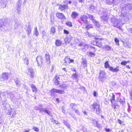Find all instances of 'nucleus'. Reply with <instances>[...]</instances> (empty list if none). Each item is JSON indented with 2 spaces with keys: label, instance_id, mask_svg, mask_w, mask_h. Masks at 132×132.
Returning <instances> with one entry per match:
<instances>
[{
  "label": "nucleus",
  "instance_id": "1",
  "mask_svg": "<svg viewBox=\"0 0 132 132\" xmlns=\"http://www.w3.org/2000/svg\"><path fill=\"white\" fill-rule=\"evenodd\" d=\"M108 63V61H106L105 63L104 66L106 68H109V70L110 71L114 72H117L119 71L120 67L119 66H117L116 67L114 68L112 67H110V65Z\"/></svg>",
  "mask_w": 132,
  "mask_h": 132
},
{
  "label": "nucleus",
  "instance_id": "2",
  "mask_svg": "<svg viewBox=\"0 0 132 132\" xmlns=\"http://www.w3.org/2000/svg\"><path fill=\"white\" fill-rule=\"evenodd\" d=\"M92 106L96 113L97 114H100L101 110L100 105L97 102H94L92 105Z\"/></svg>",
  "mask_w": 132,
  "mask_h": 132
},
{
  "label": "nucleus",
  "instance_id": "3",
  "mask_svg": "<svg viewBox=\"0 0 132 132\" xmlns=\"http://www.w3.org/2000/svg\"><path fill=\"white\" fill-rule=\"evenodd\" d=\"M51 96H54L55 95V93H59L60 94H63L64 93V90L61 89H57L54 88H53L51 90Z\"/></svg>",
  "mask_w": 132,
  "mask_h": 132
},
{
  "label": "nucleus",
  "instance_id": "4",
  "mask_svg": "<svg viewBox=\"0 0 132 132\" xmlns=\"http://www.w3.org/2000/svg\"><path fill=\"white\" fill-rule=\"evenodd\" d=\"M100 75L99 78L102 82H103L106 79V74L104 71H101L100 73Z\"/></svg>",
  "mask_w": 132,
  "mask_h": 132
},
{
  "label": "nucleus",
  "instance_id": "5",
  "mask_svg": "<svg viewBox=\"0 0 132 132\" xmlns=\"http://www.w3.org/2000/svg\"><path fill=\"white\" fill-rule=\"evenodd\" d=\"M26 73L28 75L30 76L31 78H32L34 77L35 73L34 70L32 68H28L26 71Z\"/></svg>",
  "mask_w": 132,
  "mask_h": 132
},
{
  "label": "nucleus",
  "instance_id": "6",
  "mask_svg": "<svg viewBox=\"0 0 132 132\" xmlns=\"http://www.w3.org/2000/svg\"><path fill=\"white\" fill-rule=\"evenodd\" d=\"M111 21L113 23L114 26L117 27H119L120 25V24H119L120 21L117 19L113 18L111 19Z\"/></svg>",
  "mask_w": 132,
  "mask_h": 132
},
{
  "label": "nucleus",
  "instance_id": "7",
  "mask_svg": "<svg viewBox=\"0 0 132 132\" xmlns=\"http://www.w3.org/2000/svg\"><path fill=\"white\" fill-rule=\"evenodd\" d=\"M132 9V4H128L126 5L124 7H122V10H126L127 11H129Z\"/></svg>",
  "mask_w": 132,
  "mask_h": 132
},
{
  "label": "nucleus",
  "instance_id": "8",
  "mask_svg": "<svg viewBox=\"0 0 132 132\" xmlns=\"http://www.w3.org/2000/svg\"><path fill=\"white\" fill-rule=\"evenodd\" d=\"M80 19L85 24H88V22L87 20V16L84 15H81L80 16Z\"/></svg>",
  "mask_w": 132,
  "mask_h": 132
},
{
  "label": "nucleus",
  "instance_id": "9",
  "mask_svg": "<svg viewBox=\"0 0 132 132\" xmlns=\"http://www.w3.org/2000/svg\"><path fill=\"white\" fill-rule=\"evenodd\" d=\"M104 15L101 16V18L103 21L104 23H105L108 21V14L106 12L105 13H104Z\"/></svg>",
  "mask_w": 132,
  "mask_h": 132
},
{
  "label": "nucleus",
  "instance_id": "10",
  "mask_svg": "<svg viewBox=\"0 0 132 132\" xmlns=\"http://www.w3.org/2000/svg\"><path fill=\"white\" fill-rule=\"evenodd\" d=\"M64 61V64L65 65H67L70 63L73 62V60L72 59H70L68 57H67L65 59Z\"/></svg>",
  "mask_w": 132,
  "mask_h": 132
},
{
  "label": "nucleus",
  "instance_id": "11",
  "mask_svg": "<svg viewBox=\"0 0 132 132\" xmlns=\"http://www.w3.org/2000/svg\"><path fill=\"white\" fill-rule=\"evenodd\" d=\"M8 79V73L6 72L3 73L2 74V77L1 78V81L7 80Z\"/></svg>",
  "mask_w": 132,
  "mask_h": 132
},
{
  "label": "nucleus",
  "instance_id": "12",
  "mask_svg": "<svg viewBox=\"0 0 132 132\" xmlns=\"http://www.w3.org/2000/svg\"><path fill=\"white\" fill-rule=\"evenodd\" d=\"M56 15L57 18L61 20H64L65 19L64 15L63 13L58 12L56 14Z\"/></svg>",
  "mask_w": 132,
  "mask_h": 132
},
{
  "label": "nucleus",
  "instance_id": "13",
  "mask_svg": "<svg viewBox=\"0 0 132 132\" xmlns=\"http://www.w3.org/2000/svg\"><path fill=\"white\" fill-rule=\"evenodd\" d=\"M12 114L11 117H14L16 114V111L14 109H11V110L9 111V114L11 115Z\"/></svg>",
  "mask_w": 132,
  "mask_h": 132
},
{
  "label": "nucleus",
  "instance_id": "14",
  "mask_svg": "<svg viewBox=\"0 0 132 132\" xmlns=\"http://www.w3.org/2000/svg\"><path fill=\"white\" fill-rule=\"evenodd\" d=\"M6 0H0V6L4 8L6 6Z\"/></svg>",
  "mask_w": 132,
  "mask_h": 132
},
{
  "label": "nucleus",
  "instance_id": "15",
  "mask_svg": "<svg viewBox=\"0 0 132 132\" xmlns=\"http://www.w3.org/2000/svg\"><path fill=\"white\" fill-rule=\"evenodd\" d=\"M44 112L48 114L49 116H52V114L51 112L48 109L44 108L40 109V112Z\"/></svg>",
  "mask_w": 132,
  "mask_h": 132
},
{
  "label": "nucleus",
  "instance_id": "16",
  "mask_svg": "<svg viewBox=\"0 0 132 132\" xmlns=\"http://www.w3.org/2000/svg\"><path fill=\"white\" fill-rule=\"evenodd\" d=\"M25 29L27 31L28 35L29 36L30 34L31 33V29L30 24H28L27 28H25Z\"/></svg>",
  "mask_w": 132,
  "mask_h": 132
},
{
  "label": "nucleus",
  "instance_id": "17",
  "mask_svg": "<svg viewBox=\"0 0 132 132\" xmlns=\"http://www.w3.org/2000/svg\"><path fill=\"white\" fill-rule=\"evenodd\" d=\"M8 96L13 102H14V94L10 92L8 93Z\"/></svg>",
  "mask_w": 132,
  "mask_h": 132
},
{
  "label": "nucleus",
  "instance_id": "18",
  "mask_svg": "<svg viewBox=\"0 0 132 132\" xmlns=\"http://www.w3.org/2000/svg\"><path fill=\"white\" fill-rule=\"evenodd\" d=\"M36 60L38 63V65L40 66L42 62V57L41 56H38L36 58Z\"/></svg>",
  "mask_w": 132,
  "mask_h": 132
},
{
  "label": "nucleus",
  "instance_id": "19",
  "mask_svg": "<svg viewBox=\"0 0 132 132\" xmlns=\"http://www.w3.org/2000/svg\"><path fill=\"white\" fill-rule=\"evenodd\" d=\"M68 6L67 5H60L59 6V9L61 11L65 9H68Z\"/></svg>",
  "mask_w": 132,
  "mask_h": 132
},
{
  "label": "nucleus",
  "instance_id": "20",
  "mask_svg": "<svg viewBox=\"0 0 132 132\" xmlns=\"http://www.w3.org/2000/svg\"><path fill=\"white\" fill-rule=\"evenodd\" d=\"M60 79L59 77L57 76H55L54 80L55 81V85H57L60 84V81L59 80Z\"/></svg>",
  "mask_w": 132,
  "mask_h": 132
},
{
  "label": "nucleus",
  "instance_id": "21",
  "mask_svg": "<svg viewBox=\"0 0 132 132\" xmlns=\"http://www.w3.org/2000/svg\"><path fill=\"white\" fill-rule=\"evenodd\" d=\"M78 16V13L75 12H73L71 15V17L73 19L76 18Z\"/></svg>",
  "mask_w": 132,
  "mask_h": 132
},
{
  "label": "nucleus",
  "instance_id": "22",
  "mask_svg": "<svg viewBox=\"0 0 132 132\" xmlns=\"http://www.w3.org/2000/svg\"><path fill=\"white\" fill-rule=\"evenodd\" d=\"M81 64L84 67H85L87 66V61H86V59L85 58H82Z\"/></svg>",
  "mask_w": 132,
  "mask_h": 132
},
{
  "label": "nucleus",
  "instance_id": "23",
  "mask_svg": "<svg viewBox=\"0 0 132 132\" xmlns=\"http://www.w3.org/2000/svg\"><path fill=\"white\" fill-rule=\"evenodd\" d=\"M79 45L81 46L82 49H86L88 48V46L84 43H80L79 44Z\"/></svg>",
  "mask_w": 132,
  "mask_h": 132
},
{
  "label": "nucleus",
  "instance_id": "24",
  "mask_svg": "<svg viewBox=\"0 0 132 132\" xmlns=\"http://www.w3.org/2000/svg\"><path fill=\"white\" fill-rule=\"evenodd\" d=\"M71 39V37H67L65 38L64 41L66 44H69Z\"/></svg>",
  "mask_w": 132,
  "mask_h": 132
},
{
  "label": "nucleus",
  "instance_id": "25",
  "mask_svg": "<svg viewBox=\"0 0 132 132\" xmlns=\"http://www.w3.org/2000/svg\"><path fill=\"white\" fill-rule=\"evenodd\" d=\"M45 58L47 64H49L50 61V55L49 54H45Z\"/></svg>",
  "mask_w": 132,
  "mask_h": 132
},
{
  "label": "nucleus",
  "instance_id": "26",
  "mask_svg": "<svg viewBox=\"0 0 132 132\" xmlns=\"http://www.w3.org/2000/svg\"><path fill=\"white\" fill-rule=\"evenodd\" d=\"M55 32V28L54 27H52L51 28L50 34H52L53 35L54 33Z\"/></svg>",
  "mask_w": 132,
  "mask_h": 132
},
{
  "label": "nucleus",
  "instance_id": "27",
  "mask_svg": "<svg viewBox=\"0 0 132 132\" xmlns=\"http://www.w3.org/2000/svg\"><path fill=\"white\" fill-rule=\"evenodd\" d=\"M110 97H110V98H111L110 99V101L111 103H113V101H114L115 96L113 94H112V95H110Z\"/></svg>",
  "mask_w": 132,
  "mask_h": 132
},
{
  "label": "nucleus",
  "instance_id": "28",
  "mask_svg": "<svg viewBox=\"0 0 132 132\" xmlns=\"http://www.w3.org/2000/svg\"><path fill=\"white\" fill-rule=\"evenodd\" d=\"M31 87L32 88L33 92L36 93L37 90V89L36 86L32 84L31 85Z\"/></svg>",
  "mask_w": 132,
  "mask_h": 132
},
{
  "label": "nucleus",
  "instance_id": "29",
  "mask_svg": "<svg viewBox=\"0 0 132 132\" xmlns=\"http://www.w3.org/2000/svg\"><path fill=\"white\" fill-rule=\"evenodd\" d=\"M35 30L34 32V33L36 36L37 37L39 35V32L37 30V27H35Z\"/></svg>",
  "mask_w": 132,
  "mask_h": 132
},
{
  "label": "nucleus",
  "instance_id": "30",
  "mask_svg": "<svg viewBox=\"0 0 132 132\" xmlns=\"http://www.w3.org/2000/svg\"><path fill=\"white\" fill-rule=\"evenodd\" d=\"M97 41L98 42H97V46L99 47H101L102 46V44L101 42V40H100L98 39L97 40Z\"/></svg>",
  "mask_w": 132,
  "mask_h": 132
},
{
  "label": "nucleus",
  "instance_id": "31",
  "mask_svg": "<svg viewBox=\"0 0 132 132\" xmlns=\"http://www.w3.org/2000/svg\"><path fill=\"white\" fill-rule=\"evenodd\" d=\"M62 43L61 41L58 40H56L55 42V44L57 46H59Z\"/></svg>",
  "mask_w": 132,
  "mask_h": 132
},
{
  "label": "nucleus",
  "instance_id": "32",
  "mask_svg": "<svg viewBox=\"0 0 132 132\" xmlns=\"http://www.w3.org/2000/svg\"><path fill=\"white\" fill-rule=\"evenodd\" d=\"M104 48H105V49L108 51L110 50L111 49V47L108 45H105L104 47Z\"/></svg>",
  "mask_w": 132,
  "mask_h": 132
},
{
  "label": "nucleus",
  "instance_id": "33",
  "mask_svg": "<svg viewBox=\"0 0 132 132\" xmlns=\"http://www.w3.org/2000/svg\"><path fill=\"white\" fill-rule=\"evenodd\" d=\"M63 122L64 124L66 125L68 128H70V125L68 123L67 121L65 120H63Z\"/></svg>",
  "mask_w": 132,
  "mask_h": 132
},
{
  "label": "nucleus",
  "instance_id": "34",
  "mask_svg": "<svg viewBox=\"0 0 132 132\" xmlns=\"http://www.w3.org/2000/svg\"><path fill=\"white\" fill-rule=\"evenodd\" d=\"M22 3V1L21 0H19L18 1L17 3L16 6H20L21 5Z\"/></svg>",
  "mask_w": 132,
  "mask_h": 132
},
{
  "label": "nucleus",
  "instance_id": "35",
  "mask_svg": "<svg viewBox=\"0 0 132 132\" xmlns=\"http://www.w3.org/2000/svg\"><path fill=\"white\" fill-rule=\"evenodd\" d=\"M117 100L121 104H123L125 102L124 101L121 100L120 98H117Z\"/></svg>",
  "mask_w": 132,
  "mask_h": 132
},
{
  "label": "nucleus",
  "instance_id": "36",
  "mask_svg": "<svg viewBox=\"0 0 132 132\" xmlns=\"http://www.w3.org/2000/svg\"><path fill=\"white\" fill-rule=\"evenodd\" d=\"M93 22L94 23V24L97 27H99L100 26V24L99 23L97 22L95 20H93Z\"/></svg>",
  "mask_w": 132,
  "mask_h": 132
},
{
  "label": "nucleus",
  "instance_id": "37",
  "mask_svg": "<svg viewBox=\"0 0 132 132\" xmlns=\"http://www.w3.org/2000/svg\"><path fill=\"white\" fill-rule=\"evenodd\" d=\"M87 54L90 56L93 57L94 56L95 54L93 52H89L87 53Z\"/></svg>",
  "mask_w": 132,
  "mask_h": 132
},
{
  "label": "nucleus",
  "instance_id": "38",
  "mask_svg": "<svg viewBox=\"0 0 132 132\" xmlns=\"http://www.w3.org/2000/svg\"><path fill=\"white\" fill-rule=\"evenodd\" d=\"M85 34L87 36H88L89 37H93L94 36L92 35V34H90L88 32H86L85 33Z\"/></svg>",
  "mask_w": 132,
  "mask_h": 132
},
{
  "label": "nucleus",
  "instance_id": "39",
  "mask_svg": "<svg viewBox=\"0 0 132 132\" xmlns=\"http://www.w3.org/2000/svg\"><path fill=\"white\" fill-rule=\"evenodd\" d=\"M93 123H94V122H95L96 124V126L98 127H100V124L98 123V122L97 121H95V120H93Z\"/></svg>",
  "mask_w": 132,
  "mask_h": 132
},
{
  "label": "nucleus",
  "instance_id": "40",
  "mask_svg": "<svg viewBox=\"0 0 132 132\" xmlns=\"http://www.w3.org/2000/svg\"><path fill=\"white\" fill-rule=\"evenodd\" d=\"M87 25V26L86 27V28L88 30L90 28H93L92 25L91 24H88V23Z\"/></svg>",
  "mask_w": 132,
  "mask_h": 132
},
{
  "label": "nucleus",
  "instance_id": "41",
  "mask_svg": "<svg viewBox=\"0 0 132 132\" xmlns=\"http://www.w3.org/2000/svg\"><path fill=\"white\" fill-rule=\"evenodd\" d=\"M59 87H61V88H62L63 89H67V85L65 84H64L62 85H60L59 86Z\"/></svg>",
  "mask_w": 132,
  "mask_h": 132
},
{
  "label": "nucleus",
  "instance_id": "42",
  "mask_svg": "<svg viewBox=\"0 0 132 132\" xmlns=\"http://www.w3.org/2000/svg\"><path fill=\"white\" fill-rule=\"evenodd\" d=\"M16 10L18 14H20V12L21 10L20 6H16Z\"/></svg>",
  "mask_w": 132,
  "mask_h": 132
},
{
  "label": "nucleus",
  "instance_id": "43",
  "mask_svg": "<svg viewBox=\"0 0 132 132\" xmlns=\"http://www.w3.org/2000/svg\"><path fill=\"white\" fill-rule=\"evenodd\" d=\"M128 62H129V61H122L121 63V64L122 65H125Z\"/></svg>",
  "mask_w": 132,
  "mask_h": 132
},
{
  "label": "nucleus",
  "instance_id": "44",
  "mask_svg": "<svg viewBox=\"0 0 132 132\" xmlns=\"http://www.w3.org/2000/svg\"><path fill=\"white\" fill-rule=\"evenodd\" d=\"M3 121V118L2 114H0V124L2 123Z\"/></svg>",
  "mask_w": 132,
  "mask_h": 132
},
{
  "label": "nucleus",
  "instance_id": "45",
  "mask_svg": "<svg viewBox=\"0 0 132 132\" xmlns=\"http://www.w3.org/2000/svg\"><path fill=\"white\" fill-rule=\"evenodd\" d=\"M97 40H95L94 41H93L92 42V44L94 45L97 46Z\"/></svg>",
  "mask_w": 132,
  "mask_h": 132
},
{
  "label": "nucleus",
  "instance_id": "46",
  "mask_svg": "<svg viewBox=\"0 0 132 132\" xmlns=\"http://www.w3.org/2000/svg\"><path fill=\"white\" fill-rule=\"evenodd\" d=\"M32 129L34 130L36 132H38L39 131V128L36 127H33Z\"/></svg>",
  "mask_w": 132,
  "mask_h": 132
},
{
  "label": "nucleus",
  "instance_id": "47",
  "mask_svg": "<svg viewBox=\"0 0 132 132\" xmlns=\"http://www.w3.org/2000/svg\"><path fill=\"white\" fill-rule=\"evenodd\" d=\"M66 24L67 25L69 26L70 27L72 26V24L70 22H67L66 23Z\"/></svg>",
  "mask_w": 132,
  "mask_h": 132
},
{
  "label": "nucleus",
  "instance_id": "48",
  "mask_svg": "<svg viewBox=\"0 0 132 132\" xmlns=\"http://www.w3.org/2000/svg\"><path fill=\"white\" fill-rule=\"evenodd\" d=\"M28 59L27 58L25 57L24 58L25 63L27 65H28Z\"/></svg>",
  "mask_w": 132,
  "mask_h": 132
},
{
  "label": "nucleus",
  "instance_id": "49",
  "mask_svg": "<svg viewBox=\"0 0 132 132\" xmlns=\"http://www.w3.org/2000/svg\"><path fill=\"white\" fill-rule=\"evenodd\" d=\"M114 41L116 43L117 45H119V40L117 38H115Z\"/></svg>",
  "mask_w": 132,
  "mask_h": 132
},
{
  "label": "nucleus",
  "instance_id": "50",
  "mask_svg": "<svg viewBox=\"0 0 132 132\" xmlns=\"http://www.w3.org/2000/svg\"><path fill=\"white\" fill-rule=\"evenodd\" d=\"M15 82L16 83V85L18 86H20L19 84L18 83V79H16L15 80H14Z\"/></svg>",
  "mask_w": 132,
  "mask_h": 132
},
{
  "label": "nucleus",
  "instance_id": "51",
  "mask_svg": "<svg viewBox=\"0 0 132 132\" xmlns=\"http://www.w3.org/2000/svg\"><path fill=\"white\" fill-rule=\"evenodd\" d=\"M88 17L91 20H92L93 21V20H94V17L92 15L89 14L88 15Z\"/></svg>",
  "mask_w": 132,
  "mask_h": 132
},
{
  "label": "nucleus",
  "instance_id": "52",
  "mask_svg": "<svg viewBox=\"0 0 132 132\" xmlns=\"http://www.w3.org/2000/svg\"><path fill=\"white\" fill-rule=\"evenodd\" d=\"M4 25V22L2 20H0V27H2Z\"/></svg>",
  "mask_w": 132,
  "mask_h": 132
},
{
  "label": "nucleus",
  "instance_id": "53",
  "mask_svg": "<svg viewBox=\"0 0 132 132\" xmlns=\"http://www.w3.org/2000/svg\"><path fill=\"white\" fill-rule=\"evenodd\" d=\"M51 121H52L54 122V123H55L56 124H57L59 123L57 121L54 120L53 119H52Z\"/></svg>",
  "mask_w": 132,
  "mask_h": 132
},
{
  "label": "nucleus",
  "instance_id": "54",
  "mask_svg": "<svg viewBox=\"0 0 132 132\" xmlns=\"http://www.w3.org/2000/svg\"><path fill=\"white\" fill-rule=\"evenodd\" d=\"M76 106L75 105L74 103H71L70 105V106L73 109H74V107Z\"/></svg>",
  "mask_w": 132,
  "mask_h": 132
},
{
  "label": "nucleus",
  "instance_id": "55",
  "mask_svg": "<svg viewBox=\"0 0 132 132\" xmlns=\"http://www.w3.org/2000/svg\"><path fill=\"white\" fill-rule=\"evenodd\" d=\"M42 109V108H40L38 106H35L34 108V109L35 110H39L40 111V109Z\"/></svg>",
  "mask_w": 132,
  "mask_h": 132
},
{
  "label": "nucleus",
  "instance_id": "56",
  "mask_svg": "<svg viewBox=\"0 0 132 132\" xmlns=\"http://www.w3.org/2000/svg\"><path fill=\"white\" fill-rule=\"evenodd\" d=\"M72 76L73 78L77 79V77L78 76L75 73H74L72 75Z\"/></svg>",
  "mask_w": 132,
  "mask_h": 132
},
{
  "label": "nucleus",
  "instance_id": "57",
  "mask_svg": "<svg viewBox=\"0 0 132 132\" xmlns=\"http://www.w3.org/2000/svg\"><path fill=\"white\" fill-rule=\"evenodd\" d=\"M42 33L43 35V37L44 36L46 35V32L44 30H42Z\"/></svg>",
  "mask_w": 132,
  "mask_h": 132
},
{
  "label": "nucleus",
  "instance_id": "58",
  "mask_svg": "<svg viewBox=\"0 0 132 132\" xmlns=\"http://www.w3.org/2000/svg\"><path fill=\"white\" fill-rule=\"evenodd\" d=\"M74 111L78 115H80V113L79 112V111L77 109H74Z\"/></svg>",
  "mask_w": 132,
  "mask_h": 132
},
{
  "label": "nucleus",
  "instance_id": "59",
  "mask_svg": "<svg viewBox=\"0 0 132 132\" xmlns=\"http://www.w3.org/2000/svg\"><path fill=\"white\" fill-rule=\"evenodd\" d=\"M129 95L130 96V98L132 100V89L129 92Z\"/></svg>",
  "mask_w": 132,
  "mask_h": 132
},
{
  "label": "nucleus",
  "instance_id": "60",
  "mask_svg": "<svg viewBox=\"0 0 132 132\" xmlns=\"http://www.w3.org/2000/svg\"><path fill=\"white\" fill-rule=\"evenodd\" d=\"M82 129L84 132H87V129L85 127H83Z\"/></svg>",
  "mask_w": 132,
  "mask_h": 132
},
{
  "label": "nucleus",
  "instance_id": "61",
  "mask_svg": "<svg viewBox=\"0 0 132 132\" xmlns=\"http://www.w3.org/2000/svg\"><path fill=\"white\" fill-rule=\"evenodd\" d=\"M64 32L65 34H69V31L65 30H64Z\"/></svg>",
  "mask_w": 132,
  "mask_h": 132
},
{
  "label": "nucleus",
  "instance_id": "62",
  "mask_svg": "<svg viewBox=\"0 0 132 132\" xmlns=\"http://www.w3.org/2000/svg\"><path fill=\"white\" fill-rule=\"evenodd\" d=\"M92 51H93L94 52H95L96 51V50L95 49V48L94 47H93L92 46L91 47Z\"/></svg>",
  "mask_w": 132,
  "mask_h": 132
},
{
  "label": "nucleus",
  "instance_id": "63",
  "mask_svg": "<svg viewBox=\"0 0 132 132\" xmlns=\"http://www.w3.org/2000/svg\"><path fill=\"white\" fill-rule=\"evenodd\" d=\"M93 95L94 97H96L97 96V94L96 92L95 91L94 92Z\"/></svg>",
  "mask_w": 132,
  "mask_h": 132
},
{
  "label": "nucleus",
  "instance_id": "64",
  "mask_svg": "<svg viewBox=\"0 0 132 132\" xmlns=\"http://www.w3.org/2000/svg\"><path fill=\"white\" fill-rule=\"evenodd\" d=\"M112 107L113 108H114L115 109V108H116V105H115L114 104H113L112 103Z\"/></svg>",
  "mask_w": 132,
  "mask_h": 132
}]
</instances>
